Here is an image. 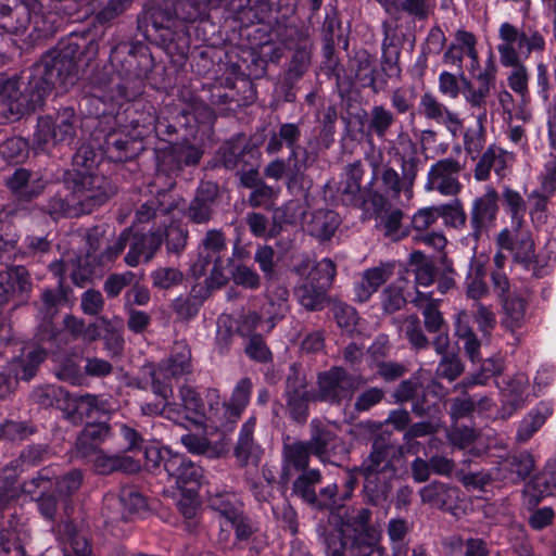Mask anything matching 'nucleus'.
I'll return each instance as SVG.
<instances>
[{"mask_svg":"<svg viewBox=\"0 0 556 556\" xmlns=\"http://www.w3.org/2000/svg\"><path fill=\"white\" fill-rule=\"evenodd\" d=\"M56 534L63 544L64 556H93L87 533L71 520L58 523Z\"/></svg>","mask_w":556,"mask_h":556,"instance_id":"cd10ccee","label":"nucleus"},{"mask_svg":"<svg viewBox=\"0 0 556 556\" xmlns=\"http://www.w3.org/2000/svg\"><path fill=\"white\" fill-rule=\"evenodd\" d=\"M463 86V96L466 102L473 109L482 110L478 115V122L486 119V102L491 88L495 84V70L493 66L485 67L483 72L477 76V85L466 78L464 72L459 73Z\"/></svg>","mask_w":556,"mask_h":556,"instance_id":"2eb2a0df","label":"nucleus"},{"mask_svg":"<svg viewBox=\"0 0 556 556\" xmlns=\"http://www.w3.org/2000/svg\"><path fill=\"white\" fill-rule=\"evenodd\" d=\"M339 441L333 430V424L314 418L309 422V440L305 441L312 450V454L321 462L329 459Z\"/></svg>","mask_w":556,"mask_h":556,"instance_id":"393cba45","label":"nucleus"},{"mask_svg":"<svg viewBox=\"0 0 556 556\" xmlns=\"http://www.w3.org/2000/svg\"><path fill=\"white\" fill-rule=\"evenodd\" d=\"M256 425V418L250 417L242 426L237 445L235 447V456L241 466H245L254 453L256 445L253 439V432Z\"/></svg>","mask_w":556,"mask_h":556,"instance_id":"338daca9","label":"nucleus"},{"mask_svg":"<svg viewBox=\"0 0 556 556\" xmlns=\"http://www.w3.org/2000/svg\"><path fill=\"white\" fill-rule=\"evenodd\" d=\"M312 450L305 441L285 443L282 448V469L280 479L287 483L291 478V471L308 470Z\"/></svg>","mask_w":556,"mask_h":556,"instance_id":"2f4dec72","label":"nucleus"},{"mask_svg":"<svg viewBox=\"0 0 556 556\" xmlns=\"http://www.w3.org/2000/svg\"><path fill=\"white\" fill-rule=\"evenodd\" d=\"M529 386V378L522 372L503 379L500 387L503 417L511 416L525 405Z\"/></svg>","mask_w":556,"mask_h":556,"instance_id":"4be33fe9","label":"nucleus"},{"mask_svg":"<svg viewBox=\"0 0 556 556\" xmlns=\"http://www.w3.org/2000/svg\"><path fill=\"white\" fill-rule=\"evenodd\" d=\"M399 156L401 174L390 165H382L383 154L378 151L375 154H366L371 169L372 177L368 184V198L370 208L374 212L384 211L391 200L399 199L403 193L407 200L414 197V187L422 165L416 143L408 139L402 151L396 153Z\"/></svg>","mask_w":556,"mask_h":556,"instance_id":"f03ea898","label":"nucleus"},{"mask_svg":"<svg viewBox=\"0 0 556 556\" xmlns=\"http://www.w3.org/2000/svg\"><path fill=\"white\" fill-rule=\"evenodd\" d=\"M265 299L262 312L267 326L266 332H270L290 312L289 290L278 280L267 281Z\"/></svg>","mask_w":556,"mask_h":556,"instance_id":"aec40b11","label":"nucleus"},{"mask_svg":"<svg viewBox=\"0 0 556 556\" xmlns=\"http://www.w3.org/2000/svg\"><path fill=\"white\" fill-rule=\"evenodd\" d=\"M31 397L41 407H56L64 413L70 393L60 386L47 384L34 390Z\"/></svg>","mask_w":556,"mask_h":556,"instance_id":"13d9d810","label":"nucleus"},{"mask_svg":"<svg viewBox=\"0 0 556 556\" xmlns=\"http://www.w3.org/2000/svg\"><path fill=\"white\" fill-rule=\"evenodd\" d=\"M346 501H349V494H339L338 485L331 483L321 488L318 493L315 491L308 505L316 509L333 510L342 507Z\"/></svg>","mask_w":556,"mask_h":556,"instance_id":"e2e57ef3","label":"nucleus"},{"mask_svg":"<svg viewBox=\"0 0 556 556\" xmlns=\"http://www.w3.org/2000/svg\"><path fill=\"white\" fill-rule=\"evenodd\" d=\"M257 151L242 136L226 141L217 152L218 162L227 169H243L248 165L247 155Z\"/></svg>","mask_w":556,"mask_h":556,"instance_id":"f704fd0d","label":"nucleus"},{"mask_svg":"<svg viewBox=\"0 0 556 556\" xmlns=\"http://www.w3.org/2000/svg\"><path fill=\"white\" fill-rule=\"evenodd\" d=\"M294 296L298 303L307 312H318L326 305L328 291L303 280L295 286Z\"/></svg>","mask_w":556,"mask_h":556,"instance_id":"de8ad7c7","label":"nucleus"},{"mask_svg":"<svg viewBox=\"0 0 556 556\" xmlns=\"http://www.w3.org/2000/svg\"><path fill=\"white\" fill-rule=\"evenodd\" d=\"M501 302L504 309L502 325L507 330L514 332L525 324L527 308L526 301L518 295H514L501 300Z\"/></svg>","mask_w":556,"mask_h":556,"instance_id":"4d7b16f0","label":"nucleus"},{"mask_svg":"<svg viewBox=\"0 0 556 556\" xmlns=\"http://www.w3.org/2000/svg\"><path fill=\"white\" fill-rule=\"evenodd\" d=\"M293 271L304 280L329 290L337 274V266L331 258L325 257L314 265L308 258L301 261L293 268Z\"/></svg>","mask_w":556,"mask_h":556,"instance_id":"c85d7f7f","label":"nucleus"},{"mask_svg":"<svg viewBox=\"0 0 556 556\" xmlns=\"http://www.w3.org/2000/svg\"><path fill=\"white\" fill-rule=\"evenodd\" d=\"M66 294L63 288V281L60 280L55 289H43L40 294L39 312L43 315V319L50 326L51 319L56 315L59 306L65 301Z\"/></svg>","mask_w":556,"mask_h":556,"instance_id":"69168bd1","label":"nucleus"},{"mask_svg":"<svg viewBox=\"0 0 556 556\" xmlns=\"http://www.w3.org/2000/svg\"><path fill=\"white\" fill-rule=\"evenodd\" d=\"M75 134V112L72 108H64L54 118L50 116L39 118L35 136L38 143L47 144L72 142Z\"/></svg>","mask_w":556,"mask_h":556,"instance_id":"4468645a","label":"nucleus"},{"mask_svg":"<svg viewBox=\"0 0 556 556\" xmlns=\"http://www.w3.org/2000/svg\"><path fill=\"white\" fill-rule=\"evenodd\" d=\"M359 388V377L348 372L343 367L334 366L317 376L315 400L340 405L351 401Z\"/></svg>","mask_w":556,"mask_h":556,"instance_id":"0eeeda50","label":"nucleus"},{"mask_svg":"<svg viewBox=\"0 0 556 556\" xmlns=\"http://www.w3.org/2000/svg\"><path fill=\"white\" fill-rule=\"evenodd\" d=\"M175 20H177L175 11L167 4L153 5L139 15L138 29L146 38H151L159 31H168Z\"/></svg>","mask_w":556,"mask_h":556,"instance_id":"c756f323","label":"nucleus"},{"mask_svg":"<svg viewBox=\"0 0 556 556\" xmlns=\"http://www.w3.org/2000/svg\"><path fill=\"white\" fill-rule=\"evenodd\" d=\"M210 506L219 513L227 522L243 513V504L232 492H216L210 495Z\"/></svg>","mask_w":556,"mask_h":556,"instance_id":"864d4df0","label":"nucleus"},{"mask_svg":"<svg viewBox=\"0 0 556 556\" xmlns=\"http://www.w3.org/2000/svg\"><path fill=\"white\" fill-rule=\"evenodd\" d=\"M179 399L181 407L186 413V418L198 422L205 416V405L200 395L192 387L184 384L179 388Z\"/></svg>","mask_w":556,"mask_h":556,"instance_id":"0e129e2a","label":"nucleus"},{"mask_svg":"<svg viewBox=\"0 0 556 556\" xmlns=\"http://www.w3.org/2000/svg\"><path fill=\"white\" fill-rule=\"evenodd\" d=\"M7 186L17 200L30 202L43 192L47 182L41 177L31 179L26 168H17L7 178Z\"/></svg>","mask_w":556,"mask_h":556,"instance_id":"473e14b6","label":"nucleus"},{"mask_svg":"<svg viewBox=\"0 0 556 556\" xmlns=\"http://www.w3.org/2000/svg\"><path fill=\"white\" fill-rule=\"evenodd\" d=\"M54 18L53 14L42 12V5L37 0H21L14 7L0 2V28L8 34H23L33 24L37 38H46L54 33Z\"/></svg>","mask_w":556,"mask_h":556,"instance_id":"39448f33","label":"nucleus"},{"mask_svg":"<svg viewBox=\"0 0 556 556\" xmlns=\"http://www.w3.org/2000/svg\"><path fill=\"white\" fill-rule=\"evenodd\" d=\"M167 457L164 463V470L167 472L168 478L179 489L188 484H197L202 477V469L193 462L188 459L181 454H170L166 450Z\"/></svg>","mask_w":556,"mask_h":556,"instance_id":"bb28decb","label":"nucleus"},{"mask_svg":"<svg viewBox=\"0 0 556 556\" xmlns=\"http://www.w3.org/2000/svg\"><path fill=\"white\" fill-rule=\"evenodd\" d=\"M72 190L65 186L64 191H58L40 207L41 212L49 215L53 220L80 216L81 213L75 203Z\"/></svg>","mask_w":556,"mask_h":556,"instance_id":"a19ab883","label":"nucleus"},{"mask_svg":"<svg viewBox=\"0 0 556 556\" xmlns=\"http://www.w3.org/2000/svg\"><path fill=\"white\" fill-rule=\"evenodd\" d=\"M64 186L72 193L76 205L83 214H90L94 208L103 205L117 192L113 181L103 176L93 173L76 170L65 179Z\"/></svg>","mask_w":556,"mask_h":556,"instance_id":"423d86ee","label":"nucleus"},{"mask_svg":"<svg viewBox=\"0 0 556 556\" xmlns=\"http://www.w3.org/2000/svg\"><path fill=\"white\" fill-rule=\"evenodd\" d=\"M497 201L498 194L494 189H489L484 194L473 200L470 224L477 237L495 220L498 212Z\"/></svg>","mask_w":556,"mask_h":556,"instance_id":"7c9ffc66","label":"nucleus"},{"mask_svg":"<svg viewBox=\"0 0 556 556\" xmlns=\"http://www.w3.org/2000/svg\"><path fill=\"white\" fill-rule=\"evenodd\" d=\"M141 131L131 136L124 129L110 131L103 141L102 148L112 162H126L137 156L143 149L139 139Z\"/></svg>","mask_w":556,"mask_h":556,"instance_id":"6ab92c4d","label":"nucleus"},{"mask_svg":"<svg viewBox=\"0 0 556 556\" xmlns=\"http://www.w3.org/2000/svg\"><path fill=\"white\" fill-rule=\"evenodd\" d=\"M555 488L556 475L552 470L544 469L526 484L525 495L531 506H536L542 498L551 495Z\"/></svg>","mask_w":556,"mask_h":556,"instance_id":"3c124183","label":"nucleus"},{"mask_svg":"<svg viewBox=\"0 0 556 556\" xmlns=\"http://www.w3.org/2000/svg\"><path fill=\"white\" fill-rule=\"evenodd\" d=\"M341 223L337 212L328 208H319L312 213L307 224V231L311 236L326 241L329 240Z\"/></svg>","mask_w":556,"mask_h":556,"instance_id":"37998d69","label":"nucleus"},{"mask_svg":"<svg viewBox=\"0 0 556 556\" xmlns=\"http://www.w3.org/2000/svg\"><path fill=\"white\" fill-rule=\"evenodd\" d=\"M412 303L420 311L424 317L425 328L429 333H437L446 327V323L440 312V300L433 299L430 293L417 291Z\"/></svg>","mask_w":556,"mask_h":556,"instance_id":"ea45409f","label":"nucleus"},{"mask_svg":"<svg viewBox=\"0 0 556 556\" xmlns=\"http://www.w3.org/2000/svg\"><path fill=\"white\" fill-rule=\"evenodd\" d=\"M210 264H212L213 267L210 270L208 277L205 279L206 287L201 288L202 292H207V295L211 293V291L219 289L228 282V276L225 274L222 257H217L215 260L198 261L194 265L197 274L199 276L205 275Z\"/></svg>","mask_w":556,"mask_h":556,"instance_id":"052dcab7","label":"nucleus"},{"mask_svg":"<svg viewBox=\"0 0 556 556\" xmlns=\"http://www.w3.org/2000/svg\"><path fill=\"white\" fill-rule=\"evenodd\" d=\"M418 493L422 504L454 514L462 491L456 485L434 480L422 486Z\"/></svg>","mask_w":556,"mask_h":556,"instance_id":"412c9836","label":"nucleus"},{"mask_svg":"<svg viewBox=\"0 0 556 556\" xmlns=\"http://www.w3.org/2000/svg\"><path fill=\"white\" fill-rule=\"evenodd\" d=\"M86 48L83 38L71 36L21 76L0 77V114L8 121H17L41 106L54 86L74 85L78 75L77 62Z\"/></svg>","mask_w":556,"mask_h":556,"instance_id":"f257e3e1","label":"nucleus"},{"mask_svg":"<svg viewBox=\"0 0 556 556\" xmlns=\"http://www.w3.org/2000/svg\"><path fill=\"white\" fill-rule=\"evenodd\" d=\"M33 279L25 266L10 265L0 270V307L10 301L16 305L28 302L33 292Z\"/></svg>","mask_w":556,"mask_h":556,"instance_id":"ddd939ff","label":"nucleus"},{"mask_svg":"<svg viewBox=\"0 0 556 556\" xmlns=\"http://www.w3.org/2000/svg\"><path fill=\"white\" fill-rule=\"evenodd\" d=\"M252 391V381L250 378H242L236 384L231 397L228 402L223 403V413L219 417V426L229 431L232 426L240 419L243 410L249 404Z\"/></svg>","mask_w":556,"mask_h":556,"instance_id":"b1692460","label":"nucleus"},{"mask_svg":"<svg viewBox=\"0 0 556 556\" xmlns=\"http://www.w3.org/2000/svg\"><path fill=\"white\" fill-rule=\"evenodd\" d=\"M318 533L325 545L326 556H371L378 548L377 534L346 533L338 538L333 532H327L324 527L318 528Z\"/></svg>","mask_w":556,"mask_h":556,"instance_id":"6e6552de","label":"nucleus"},{"mask_svg":"<svg viewBox=\"0 0 556 556\" xmlns=\"http://www.w3.org/2000/svg\"><path fill=\"white\" fill-rule=\"evenodd\" d=\"M551 415L552 408L544 403L531 409L520 422L517 431V440L519 442H527L544 425L547 417Z\"/></svg>","mask_w":556,"mask_h":556,"instance_id":"5fc2aeb1","label":"nucleus"},{"mask_svg":"<svg viewBox=\"0 0 556 556\" xmlns=\"http://www.w3.org/2000/svg\"><path fill=\"white\" fill-rule=\"evenodd\" d=\"M178 155L179 154L176 151L174 143H170L157 150L156 152L157 174L155 179L159 180L163 177H167V189H170L175 186L173 177L177 176L182 170Z\"/></svg>","mask_w":556,"mask_h":556,"instance_id":"8fccbe9b","label":"nucleus"},{"mask_svg":"<svg viewBox=\"0 0 556 556\" xmlns=\"http://www.w3.org/2000/svg\"><path fill=\"white\" fill-rule=\"evenodd\" d=\"M301 137L302 130L299 123H281L277 130H273L269 134L265 152L268 155H275L280 153L283 147H286L289 153H294L300 160L308 162L307 149L300 146Z\"/></svg>","mask_w":556,"mask_h":556,"instance_id":"dca6fc26","label":"nucleus"},{"mask_svg":"<svg viewBox=\"0 0 556 556\" xmlns=\"http://www.w3.org/2000/svg\"><path fill=\"white\" fill-rule=\"evenodd\" d=\"M218 199V187L213 182H203L197 189L193 199L184 212V216L192 224L206 225L214 214Z\"/></svg>","mask_w":556,"mask_h":556,"instance_id":"a211bd4d","label":"nucleus"},{"mask_svg":"<svg viewBox=\"0 0 556 556\" xmlns=\"http://www.w3.org/2000/svg\"><path fill=\"white\" fill-rule=\"evenodd\" d=\"M463 169L460 162L453 157L437 161L428 170L425 190L444 197H456L463 189L459 180Z\"/></svg>","mask_w":556,"mask_h":556,"instance_id":"9d476101","label":"nucleus"},{"mask_svg":"<svg viewBox=\"0 0 556 556\" xmlns=\"http://www.w3.org/2000/svg\"><path fill=\"white\" fill-rule=\"evenodd\" d=\"M84 473L80 469H72L55 481V491L61 497L63 510L66 516L70 515L71 496L81 486Z\"/></svg>","mask_w":556,"mask_h":556,"instance_id":"6e6d98bb","label":"nucleus"},{"mask_svg":"<svg viewBox=\"0 0 556 556\" xmlns=\"http://www.w3.org/2000/svg\"><path fill=\"white\" fill-rule=\"evenodd\" d=\"M371 517V510L365 507L346 513L341 519L340 536L346 533L351 535L377 534L370 525Z\"/></svg>","mask_w":556,"mask_h":556,"instance_id":"49530a36","label":"nucleus"},{"mask_svg":"<svg viewBox=\"0 0 556 556\" xmlns=\"http://www.w3.org/2000/svg\"><path fill=\"white\" fill-rule=\"evenodd\" d=\"M308 162L300 160L294 153H289L287 159L276 157L264 167V176L273 180L286 178L289 191H304L308 187L306 170Z\"/></svg>","mask_w":556,"mask_h":556,"instance_id":"f8f14e48","label":"nucleus"},{"mask_svg":"<svg viewBox=\"0 0 556 556\" xmlns=\"http://www.w3.org/2000/svg\"><path fill=\"white\" fill-rule=\"evenodd\" d=\"M206 298V291L202 292V289L197 291L195 288H192L190 293L176 298L172 302L170 308L177 320L189 321L198 315Z\"/></svg>","mask_w":556,"mask_h":556,"instance_id":"a18cd8bd","label":"nucleus"},{"mask_svg":"<svg viewBox=\"0 0 556 556\" xmlns=\"http://www.w3.org/2000/svg\"><path fill=\"white\" fill-rule=\"evenodd\" d=\"M301 37L305 40L304 45L298 47L291 58L288 76L291 79L301 78L311 65L312 45L307 41V33L301 31Z\"/></svg>","mask_w":556,"mask_h":556,"instance_id":"774afa93","label":"nucleus"},{"mask_svg":"<svg viewBox=\"0 0 556 556\" xmlns=\"http://www.w3.org/2000/svg\"><path fill=\"white\" fill-rule=\"evenodd\" d=\"M419 113L427 119L434 121L438 124H445L452 131H456L462 125L458 115L450 111L430 92H426L420 97Z\"/></svg>","mask_w":556,"mask_h":556,"instance_id":"e433bc0d","label":"nucleus"},{"mask_svg":"<svg viewBox=\"0 0 556 556\" xmlns=\"http://www.w3.org/2000/svg\"><path fill=\"white\" fill-rule=\"evenodd\" d=\"M161 366L165 374L170 375V377H179L191 372V349L187 341H175L169 358Z\"/></svg>","mask_w":556,"mask_h":556,"instance_id":"09e8293b","label":"nucleus"},{"mask_svg":"<svg viewBox=\"0 0 556 556\" xmlns=\"http://www.w3.org/2000/svg\"><path fill=\"white\" fill-rule=\"evenodd\" d=\"M379 218L378 228L382 231L383 236L393 241H400L409 235L407 227L403 226L404 212L397 207H388L382 212H374Z\"/></svg>","mask_w":556,"mask_h":556,"instance_id":"c03bdc74","label":"nucleus"},{"mask_svg":"<svg viewBox=\"0 0 556 556\" xmlns=\"http://www.w3.org/2000/svg\"><path fill=\"white\" fill-rule=\"evenodd\" d=\"M110 410L106 400L93 394L71 395L64 406L65 418L74 425L83 422L84 418H91L94 414H105Z\"/></svg>","mask_w":556,"mask_h":556,"instance_id":"5701e85b","label":"nucleus"},{"mask_svg":"<svg viewBox=\"0 0 556 556\" xmlns=\"http://www.w3.org/2000/svg\"><path fill=\"white\" fill-rule=\"evenodd\" d=\"M454 334L463 342L464 351L471 362L480 359L481 341L469 325V314L460 309L455 315Z\"/></svg>","mask_w":556,"mask_h":556,"instance_id":"79ce46f5","label":"nucleus"},{"mask_svg":"<svg viewBox=\"0 0 556 556\" xmlns=\"http://www.w3.org/2000/svg\"><path fill=\"white\" fill-rule=\"evenodd\" d=\"M176 208L174 200L166 189L159 190L154 197L142 203L135 216L136 224H146L157 218H167Z\"/></svg>","mask_w":556,"mask_h":556,"instance_id":"c9c22d12","label":"nucleus"},{"mask_svg":"<svg viewBox=\"0 0 556 556\" xmlns=\"http://www.w3.org/2000/svg\"><path fill=\"white\" fill-rule=\"evenodd\" d=\"M285 397L290 418L296 424H305L308 418L309 403L316 401L315 393L307 389L305 375L294 365L291 366L286 380Z\"/></svg>","mask_w":556,"mask_h":556,"instance_id":"9b49d317","label":"nucleus"},{"mask_svg":"<svg viewBox=\"0 0 556 556\" xmlns=\"http://www.w3.org/2000/svg\"><path fill=\"white\" fill-rule=\"evenodd\" d=\"M164 241L162 228H153L147 233L135 235L125 256L127 265L135 267L141 260L150 262Z\"/></svg>","mask_w":556,"mask_h":556,"instance_id":"a878e982","label":"nucleus"},{"mask_svg":"<svg viewBox=\"0 0 556 556\" xmlns=\"http://www.w3.org/2000/svg\"><path fill=\"white\" fill-rule=\"evenodd\" d=\"M496 243L500 249L510 252L515 263L533 270V275L539 277L535 245L528 229H523L522 226L505 228L497 235Z\"/></svg>","mask_w":556,"mask_h":556,"instance_id":"1a4fd4ad","label":"nucleus"},{"mask_svg":"<svg viewBox=\"0 0 556 556\" xmlns=\"http://www.w3.org/2000/svg\"><path fill=\"white\" fill-rule=\"evenodd\" d=\"M112 435V429L106 422L87 424L76 439V451L83 457H91L98 446Z\"/></svg>","mask_w":556,"mask_h":556,"instance_id":"4c0bfd02","label":"nucleus"},{"mask_svg":"<svg viewBox=\"0 0 556 556\" xmlns=\"http://www.w3.org/2000/svg\"><path fill=\"white\" fill-rule=\"evenodd\" d=\"M395 123V115L383 105H374L369 113L367 122L368 135H375L379 139H384Z\"/></svg>","mask_w":556,"mask_h":556,"instance_id":"680f3d73","label":"nucleus"},{"mask_svg":"<svg viewBox=\"0 0 556 556\" xmlns=\"http://www.w3.org/2000/svg\"><path fill=\"white\" fill-rule=\"evenodd\" d=\"M391 275L392 266L389 264L366 269L361 281L354 287L355 300L361 303L367 302Z\"/></svg>","mask_w":556,"mask_h":556,"instance_id":"58836bf2","label":"nucleus"},{"mask_svg":"<svg viewBox=\"0 0 556 556\" xmlns=\"http://www.w3.org/2000/svg\"><path fill=\"white\" fill-rule=\"evenodd\" d=\"M88 250L84 260H78V266L73 270L71 277L73 282L78 287H84L85 283L91 278L94 274L93 267L90 266L91 261H96L98 257L97 251L100 248V241L98 238V231L94 229L93 231L88 232L87 235Z\"/></svg>","mask_w":556,"mask_h":556,"instance_id":"603ef678","label":"nucleus"},{"mask_svg":"<svg viewBox=\"0 0 556 556\" xmlns=\"http://www.w3.org/2000/svg\"><path fill=\"white\" fill-rule=\"evenodd\" d=\"M501 43L497 46L500 62L505 67H513L507 77L508 86L522 101L529 94L528 72L521 64V56L528 58L532 52H543L545 40L541 31L531 26L521 29L505 22L498 28Z\"/></svg>","mask_w":556,"mask_h":556,"instance_id":"7ed1b4c3","label":"nucleus"},{"mask_svg":"<svg viewBox=\"0 0 556 556\" xmlns=\"http://www.w3.org/2000/svg\"><path fill=\"white\" fill-rule=\"evenodd\" d=\"M364 174V166L359 160L345 166V179L339 188L344 204L363 210L370 208L368 186L364 189L361 186Z\"/></svg>","mask_w":556,"mask_h":556,"instance_id":"f3484780","label":"nucleus"},{"mask_svg":"<svg viewBox=\"0 0 556 556\" xmlns=\"http://www.w3.org/2000/svg\"><path fill=\"white\" fill-rule=\"evenodd\" d=\"M403 456V446L393 443L390 437L377 435L371 450L361 464L359 472L364 477V493L366 501L379 506L387 502L391 484L396 476V463Z\"/></svg>","mask_w":556,"mask_h":556,"instance_id":"20e7f679","label":"nucleus"},{"mask_svg":"<svg viewBox=\"0 0 556 556\" xmlns=\"http://www.w3.org/2000/svg\"><path fill=\"white\" fill-rule=\"evenodd\" d=\"M497 174L505 168V153L502 149L491 146L481 155L475 168V178L477 180H486L491 169Z\"/></svg>","mask_w":556,"mask_h":556,"instance_id":"bf43d9fd","label":"nucleus"},{"mask_svg":"<svg viewBox=\"0 0 556 556\" xmlns=\"http://www.w3.org/2000/svg\"><path fill=\"white\" fill-rule=\"evenodd\" d=\"M94 471L98 475H111L115 471L135 473L140 470V463L130 456L123 454H106L102 450L97 451L90 457Z\"/></svg>","mask_w":556,"mask_h":556,"instance_id":"72a5a7b5","label":"nucleus"}]
</instances>
